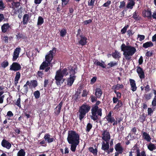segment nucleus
I'll return each instance as SVG.
<instances>
[{"mask_svg": "<svg viewBox=\"0 0 156 156\" xmlns=\"http://www.w3.org/2000/svg\"><path fill=\"white\" fill-rule=\"evenodd\" d=\"M152 96V94L149 93L147 94H146L144 95V97L146 100H150Z\"/></svg>", "mask_w": 156, "mask_h": 156, "instance_id": "41", "label": "nucleus"}, {"mask_svg": "<svg viewBox=\"0 0 156 156\" xmlns=\"http://www.w3.org/2000/svg\"><path fill=\"white\" fill-rule=\"evenodd\" d=\"M88 150L89 151L92 153L94 155H97L98 154V150L97 148L94 149L92 147L89 148Z\"/></svg>", "mask_w": 156, "mask_h": 156, "instance_id": "33", "label": "nucleus"}, {"mask_svg": "<svg viewBox=\"0 0 156 156\" xmlns=\"http://www.w3.org/2000/svg\"><path fill=\"white\" fill-rule=\"evenodd\" d=\"M30 83L29 81L28 80L26 83L23 86V87L21 89V91L23 94H26L28 91V86L30 85Z\"/></svg>", "mask_w": 156, "mask_h": 156, "instance_id": "14", "label": "nucleus"}, {"mask_svg": "<svg viewBox=\"0 0 156 156\" xmlns=\"http://www.w3.org/2000/svg\"><path fill=\"white\" fill-rule=\"evenodd\" d=\"M112 56L115 59H119L120 58L119 52L116 50H115L114 52L112 53Z\"/></svg>", "mask_w": 156, "mask_h": 156, "instance_id": "30", "label": "nucleus"}, {"mask_svg": "<svg viewBox=\"0 0 156 156\" xmlns=\"http://www.w3.org/2000/svg\"><path fill=\"white\" fill-rule=\"evenodd\" d=\"M115 149L116 151L120 152L122 153L123 152V148L120 143H118L115 145Z\"/></svg>", "mask_w": 156, "mask_h": 156, "instance_id": "22", "label": "nucleus"}, {"mask_svg": "<svg viewBox=\"0 0 156 156\" xmlns=\"http://www.w3.org/2000/svg\"><path fill=\"white\" fill-rule=\"evenodd\" d=\"M131 89L133 91H135L137 90V87L135 80L133 79H130L129 80Z\"/></svg>", "mask_w": 156, "mask_h": 156, "instance_id": "16", "label": "nucleus"}, {"mask_svg": "<svg viewBox=\"0 0 156 156\" xmlns=\"http://www.w3.org/2000/svg\"><path fill=\"white\" fill-rule=\"evenodd\" d=\"M26 153L24 149H21L18 152L17 156H25Z\"/></svg>", "mask_w": 156, "mask_h": 156, "instance_id": "39", "label": "nucleus"}, {"mask_svg": "<svg viewBox=\"0 0 156 156\" xmlns=\"http://www.w3.org/2000/svg\"><path fill=\"white\" fill-rule=\"evenodd\" d=\"M29 20V14H25L23 15V19L22 21L23 24L24 25L27 24L28 23V22Z\"/></svg>", "mask_w": 156, "mask_h": 156, "instance_id": "26", "label": "nucleus"}, {"mask_svg": "<svg viewBox=\"0 0 156 156\" xmlns=\"http://www.w3.org/2000/svg\"><path fill=\"white\" fill-rule=\"evenodd\" d=\"M44 22V19L42 16H39L38 17L37 25L40 26Z\"/></svg>", "mask_w": 156, "mask_h": 156, "instance_id": "35", "label": "nucleus"}, {"mask_svg": "<svg viewBox=\"0 0 156 156\" xmlns=\"http://www.w3.org/2000/svg\"><path fill=\"white\" fill-rule=\"evenodd\" d=\"M21 50L20 47L17 48L15 49L13 55L12 60L13 61H16L19 57Z\"/></svg>", "mask_w": 156, "mask_h": 156, "instance_id": "11", "label": "nucleus"}, {"mask_svg": "<svg viewBox=\"0 0 156 156\" xmlns=\"http://www.w3.org/2000/svg\"><path fill=\"white\" fill-rule=\"evenodd\" d=\"M43 71H38L37 73V74L38 76V77L42 78V76L44 75Z\"/></svg>", "mask_w": 156, "mask_h": 156, "instance_id": "54", "label": "nucleus"}, {"mask_svg": "<svg viewBox=\"0 0 156 156\" xmlns=\"http://www.w3.org/2000/svg\"><path fill=\"white\" fill-rule=\"evenodd\" d=\"M8 4L9 7L13 9V10H14L16 8L18 9V10H20L21 8L20 7V9H18L19 7L20 6V3L18 2H15L14 1L11 4H10L8 3Z\"/></svg>", "mask_w": 156, "mask_h": 156, "instance_id": "12", "label": "nucleus"}, {"mask_svg": "<svg viewBox=\"0 0 156 156\" xmlns=\"http://www.w3.org/2000/svg\"><path fill=\"white\" fill-rule=\"evenodd\" d=\"M135 3L134 1H131L127 3L126 8L127 9H132L135 5Z\"/></svg>", "mask_w": 156, "mask_h": 156, "instance_id": "29", "label": "nucleus"}, {"mask_svg": "<svg viewBox=\"0 0 156 156\" xmlns=\"http://www.w3.org/2000/svg\"><path fill=\"white\" fill-rule=\"evenodd\" d=\"M3 93V91H0V104H2L3 102L4 98L5 97L4 95H2Z\"/></svg>", "mask_w": 156, "mask_h": 156, "instance_id": "44", "label": "nucleus"}, {"mask_svg": "<svg viewBox=\"0 0 156 156\" xmlns=\"http://www.w3.org/2000/svg\"><path fill=\"white\" fill-rule=\"evenodd\" d=\"M51 136L49 133L45 134L44 138L48 143H51L55 141V139L53 137H50Z\"/></svg>", "mask_w": 156, "mask_h": 156, "instance_id": "15", "label": "nucleus"}, {"mask_svg": "<svg viewBox=\"0 0 156 156\" xmlns=\"http://www.w3.org/2000/svg\"><path fill=\"white\" fill-rule=\"evenodd\" d=\"M102 136V139L105 142H108L110 139V133L107 130H105L103 131Z\"/></svg>", "mask_w": 156, "mask_h": 156, "instance_id": "8", "label": "nucleus"}, {"mask_svg": "<svg viewBox=\"0 0 156 156\" xmlns=\"http://www.w3.org/2000/svg\"><path fill=\"white\" fill-rule=\"evenodd\" d=\"M21 68V66L19 63L14 62L10 66V70L16 71L20 70Z\"/></svg>", "mask_w": 156, "mask_h": 156, "instance_id": "10", "label": "nucleus"}, {"mask_svg": "<svg viewBox=\"0 0 156 156\" xmlns=\"http://www.w3.org/2000/svg\"><path fill=\"white\" fill-rule=\"evenodd\" d=\"M97 97H95L94 96L91 95V101L92 103H94L97 101Z\"/></svg>", "mask_w": 156, "mask_h": 156, "instance_id": "64", "label": "nucleus"}, {"mask_svg": "<svg viewBox=\"0 0 156 156\" xmlns=\"http://www.w3.org/2000/svg\"><path fill=\"white\" fill-rule=\"evenodd\" d=\"M140 79H142L145 78V74L144 71L138 73Z\"/></svg>", "mask_w": 156, "mask_h": 156, "instance_id": "49", "label": "nucleus"}, {"mask_svg": "<svg viewBox=\"0 0 156 156\" xmlns=\"http://www.w3.org/2000/svg\"><path fill=\"white\" fill-rule=\"evenodd\" d=\"M121 51H123V55L126 60L129 61L131 58V56H133L136 51L135 48L131 46H127L122 44L121 46Z\"/></svg>", "mask_w": 156, "mask_h": 156, "instance_id": "2", "label": "nucleus"}, {"mask_svg": "<svg viewBox=\"0 0 156 156\" xmlns=\"http://www.w3.org/2000/svg\"><path fill=\"white\" fill-rule=\"evenodd\" d=\"M142 137L144 139L146 140L148 142H150L151 138L149 134L144 132H142Z\"/></svg>", "mask_w": 156, "mask_h": 156, "instance_id": "23", "label": "nucleus"}, {"mask_svg": "<svg viewBox=\"0 0 156 156\" xmlns=\"http://www.w3.org/2000/svg\"><path fill=\"white\" fill-rule=\"evenodd\" d=\"M34 95L36 99H38L40 97V92L39 90H37L34 92Z\"/></svg>", "mask_w": 156, "mask_h": 156, "instance_id": "42", "label": "nucleus"}, {"mask_svg": "<svg viewBox=\"0 0 156 156\" xmlns=\"http://www.w3.org/2000/svg\"><path fill=\"white\" fill-rule=\"evenodd\" d=\"M142 13L143 16L147 17L148 19H150L152 18L151 10H144Z\"/></svg>", "mask_w": 156, "mask_h": 156, "instance_id": "20", "label": "nucleus"}, {"mask_svg": "<svg viewBox=\"0 0 156 156\" xmlns=\"http://www.w3.org/2000/svg\"><path fill=\"white\" fill-rule=\"evenodd\" d=\"M80 136L76 131L73 130H69L67 140L69 143H79Z\"/></svg>", "mask_w": 156, "mask_h": 156, "instance_id": "5", "label": "nucleus"}, {"mask_svg": "<svg viewBox=\"0 0 156 156\" xmlns=\"http://www.w3.org/2000/svg\"><path fill=\"white\" fill-rule=\"evenodd\" d=\"M109 148V145L108 142H106V143L104 141L102 142L101 147V149L102 150H104L106 152Z\"/></svg>", "mask_w": 156, "mask_h": 156, "instance_id": "17", "label": "nucleus"}, {"mask_svg": "<svg viewBox=\"0 0 156 156\" xmlns=\"http://www.w3.org/2000/svg\"><path fill=\"white\" fill-rule=\"evenodd\" d=\"M92 125L90 122L87 123L86 127V130L87 132L88 133L90 131L91 129L92 128Z\"/></svg>", "mask_w": 156, "mask_h": 156, "instance_id": "37", "label": "nucleus"}, {"mask_svg": "<svg viewBox=\"0 0 156 156\" xmlns=\"http://www.w3.org/2000/svg\"><path fill=\"white\" fill-rule=\"evenodd\" d=\"M5 6L3 2V0H0V9L1 10H3L5 8Z\"/></svg>", "mask_w": 156, "mask_h": 156, "instance_id": "50", "label": "nucleus"}, {"mask_svg": "<svg viewBox=\"0 0 156 156\" xmlns=\"http://www.w3.org/2000/svg\"><path fill=\"white\" fill-rule=\"evenodd\" d=\"M108 123H113V126H115L117 124V120H115V118L113 116H110L106 118Z\"/></svg>", "mask_w": 156, "mask_h": 156, "instance_id": "19", "label": "nucleus"}, {"mask_svg": "<svg viewBox=\"0 0 156 156\" xmlns=\"http://www.w3.org/2000/svg\"><path fill=\"white\" fill-rule=\"evenodd\" d=\"M30 85H29V87L31 88H35L38 85L37 81L36 80H33L29 81Z\"/></svg>", "mask_w": 156, "mask_h": 156, "instance_id": "27", "label": "nucleus"}, {"mask_svg": "<svg viewBox=\"0 0 156 156\" xmlns=\"http://www.w3.org/2000/svg\"><path fill=\"white\" fill-rule=\"evenodd\" d=\"M8 65L9 62L7 61H4L1 64L2 66L4 68H6Z\"/></svg>", "mask_w": 156, "mask_h": 156, "instance_id": "48", "label": "nucleus"}, {"mask_svg": "<svg viewBox=\"0 0 156 156\" xmlns=\"http://www.w3.org/2000/svg\"><path fill=\"white\" fill-rule=\"evenodd\" d=\"M139 16L138 13V12H136V11L134 12L133 14V17L135 20H137Z\"/></svg>", "mask_w": 156, "mask_h": 156, "instance_id": "61", "label": "nucleus"}, {"mask_svg": "<svg viewBox=\"0 0 156 156\" xmlns=\"http://www.w3.org/2000/svg\"><path fill=\"white\" fill-rule=\"evenodd\" d=\"M92 21H93L92 19H90L88 20H86L84 21L83 22L84 24V25H87L89 23H91L92 22Z\"/></svg>", "mask_w": 156, "mask_h": 156, "instance_id": "60", "label": "nucleus"}, {"mask_svg": "<svg viewBox=\"0 0 156 156\" xmlns=\"http://www.w3.org/2000/svg\"><path fill=\"white\" fill-rule=\"evenodd\" d=\"M49 53L45 56V61L47 62L51 63L53 58V54H52V51H50Z\"/></svg>", "mask_w": 156, "mask_h": 156, "instance_id": "18", "label": "nucleus"}, {"mask_svg": "<svg viewBox=\"0 0 156 156\" xmlns=\"http://www.w3.org/2000/svg\"><path fill=\"white\" fill-rule=\"evenodd\" d=\"M69 144H71L70 147L71 150L72 151L74 152L75 151L77 146L79 144V143H73Z\"/></svg>", "mask_w": 156, "mask_h": 156, "instance_id": "31", "label": "nucleus"}, {"mask_svg": "<svg viewBox=\"0 0 156 156\" xmlns=\"http://www.w3.org/2000/svg\"><path fill=\"white\" fill-rule=\"evenodd\" d=\"M120 5L119 6L120 9H123L124 8H125L126 3L124 1L120 2Z\"/></svg>", "mask_w": 156, "mask_h": 156, "instance_id": "47", "label": "nucleus"}, {"mask_svg": "<svg viewBox=\"0 0 156 156\" xmlns=\"http://www.w3.org/2000/svg\"><path fill=\"white\" fill-rule=\"evenodd\" d=\"M69 73V70L68 68H65L62 71L60 69L57 70L55 76L56 84L58 86H60L61 84L62 83L65 81V79L63 78L64 76L68 75Z\"/></svg>", "mask_w": 156, "mask_h": 156, "instance_id": "3", "label": "nucleus"}, {"mask_svg": "<svg viewBox=\"0 0 156 156\" xmlns=\"http://www.w3.org/2000/svg\"><path fill=\"white\" fill-rule=\"evenodd\" d=\"M81 30L80 28L78 29L77 32V33L76 34V37L77 38L78 37H80V35H83L82 34H81Z\"/></svg>", "mask_w": 156, "mask_h": 156, "instance_id": "55", "label": "nucleus"}, {"mask_svg": "<svg viewBox=\"0 0 156 156\" xmlns=\"http://www.w3.org/2000/svg\"><path fill=\"white\" fill-rule=\"evenodd\" d=\"M148 149L150 151H153L156 149V146L154 144L150 143L147 146Z\"/></svg>", "mask_w": 156, "mask_h": 156, "instance_id": "34", "label": "nucleus"}, {"mask_svg": "<svg viewBox=\"0 0 156 156\" xmlns=\"http://www.w3.org/2000/svg\"><path fill=\"white\" fill-rule=\"evenodd\" d=\"M117 62H111L110 63L108 64V65L109 66L107 67V68L109 69L111 67H112L116 65H117Z\"/></svg>", "mask_w": 156, "mask_h": 156, "instance_id": "46", "label": "nucleus"}, {"mask_svg": "<svg viewBox=\"0 0 156 156\" xmlns=\"http://www.w3.org/2000/svg\"><path fill=\"white\" fill-rule=\"evenodd\" d=\"M51 63L47 62L46 61H44L41 63L39 67L40 70H44L45 69L51 65Z\"/></svg>", "mask_w": 156, "mask_h": 156, "instance_id": "21", "label": "nucleus"}, {"mask_svg": "<svg viewBox=\"0 0 156 156\" xmlns=\"http://www.w3.org/2000/svg\"><path fill=\"white\" fill-rule=\"evenodd\" d=\"M129 26L128 25L125 26L121 30V32L122 34H125L126 32L127 29L129 27Z\"/></svg>", "mask_w": 156, "mask_h": 156, "instance_id": "45", "label": "nucleus"}, {"mask_svg": "<svg viewBox=\"0 0 156 156\" xmlns=\"http://www.w3.org/2000/svg\"><path fill=\"white\" fill-rule=\"evenodd\" d=\"M102 94V92L101 90L99 88H97L96 89L95 95L98 98H100Z\"/></svg>", "mask_w": 156, "mask_h": 156, "instance_id": "28", "label": "nucleus"}, {"mask_svg": "<svg viewBox=\"0 0 156 156\" xmlns=\"http://www.w3.org/2000/svg\"><path fill=\"white\" fill-rule=\"evenodd\" d=\"M145 36L143 35L138 34V38H139V41H141L145 38Z\"/></svg>", "mask_w": 156, "mask_h": 156, "instance_id": "56", "label": "nucleus"}, {"mask_svg": "<svg viewBox=\"0 0 156 156\" xmlns=\"http://www.w3.org/2000/svg\"><path fill=\"white\" fill-rule=\"evenodd\" d=\"M79 45L83 46L86 45L87 43V38L84 35H80V37L77 38Z\"/></svg>", "mask_w": 156, "mask_h": 156, "instance_id": "7", "label": "nucleus"}, {"mask_svg": "<svg viewBox=\"0 0 156 156\" xmlns=\"http://www.w3.org/2000/svg\"><path fill=\"white\" fill-rule=\"evenodd\" d=\"M136 68H137L136 72L137 73L144 71L143 69L140 67V66H137Z\"/></svg>", "mask_w": 156, "mask_h": 156, "instance_id": "59", "label": "nucleus"}, {"mask_svg": "<svg viewBox=\"0 0 156 156\" xmlns=\"http://www.w3.org/2000/svg\"><path fill=\"white\" fill-rule=\"evenodd\" d=\"M122 105L123 104L122 101L121 100H119V102H118L115 107L114 108V109L118 110L120 108L122 107Z\"/></svg>", "mask_w": 156, "mask_h": 156, "instance_id": "36", "label": "nucleus"}, {"mask_svg": "<svg viewBox=\"0 0 156 156\" xmlns=\"http://www.w3.org/2000/svg\"><path fill=\"white\" fill-rule=\"evenodd\" d=\"M20 101H21V99L20 97H19L17 99V101H16L15 104L16 105L18 106L20 108L21 107V105H20Z\"/></svg>", "mask_w": 156, "mask_h": 156, "instance_id": "51", "label": "nucleus"}, {"mask_svg": "<svg viewBox=\"0 0 156 156\" xmlns=\"http://www.w3.org/2000/svg\"><path fill=\"white\" fill-rule=\"evenodd\" d=\"M20 77V73L19 72H17L16 73V76L14 79L19 80Z\"/></svg>", "mask_w": 156, "mask_h": 156, "instance_id": "57", "label": "nucleus"}, {"mask_svg": "<svg viewBox=\"0 0 156 156\" xmlns=\"http://www.w3.org/2000/svg\"><path fill=\"white\" fill-rule=\"evenodd\" d=\"M1 145L3 147L6 148L8 149H10L11 147V144L8 140L4 139L2 140Z\"/></svg>", "mask_w": 156, "mask_h": 156, "instance_id": "13", "label": "nucleus"}, {"mask_svg": "<svg viewBox=\"0 0 156 156\" xmlns=\"http://www.w3.org/2000/svg\"><path fill=\"white\" fill-rule=\"evenodd\" d=\"M95 104L92 106L91 109V113L92 115H90V118L94 121H96L98 122V120L102 115V109L101 108H99L98 106L101 103L99 101H97Z\"/></svg>", "mask_w": 156, "mask_h": 156, "instance_id": "1", "label": "nucleus"}, {"mask_svg": "<svg viewBox=\"0 0 156 156\" xmlns=\"http://www.w3.org/2000/svg\"><path fill=\"white\" fill-rule=\"evenodd\" d=\"M88 94V92L87 91V90L84 89L83 90V94L82 95V97H86L87 96Z\"/></svg>", "mask_w": 156, "mask_h": 156, "instance_id": "53", "label": "nucleus"}, {"mask_svg": "<svg viewBox=\"0 0 156 156\" xmlns=\"http://www.w3.org/2000/svg\"><path fill=\"white\" fill-rule=\"evenodd\" d=\"M111 2L110 1L108 0L105 3L102 5L103 7H108L111 4Z\"/></svg>", "mask_w": 156, "mask_h": 156, "instance_id": "62", "label": "nucleus"}, {"mask_svg": "<svg viewBox=\"0 0 156 156\" xmlns=\"http://www.w3.org/2000/svg\"><path fill=\"white\" fill-rule=\"evenodd\" d=\"M134 150H136V156H147L146 153L144 151L140 152V150L139 147L136 146H134L133 148Z\"/></svg>", "mask_w": 156, "mask_h": 156, "instance_id": "9", "label": "nucleus"}, {"mask_svg": "<svg viewBox=\"0 0 156 156\" xmlns=\"http://www.w3.org/2000/svg\"><path fill=\"white\" fill-rule=\"evenodd\" d=\"M68 68L69 70L70 77L67 80V85L69 86H71L76 78V76L75 75L76 73L75 69H73V67L71 66H69Z\"/></svg>", "mask_w": 156, "mask_h": 156, "instance_id": "6", "label": "nucleus"}, {"mask_svg": "<svg viewBox=\"0 0 156 156\" xmlns=\"http://www.w3.org/2000/svg\"><path fill=\"white\" fill-rule=\"evenodd\" d=\"M114 92L116 95V98H118L119 99L120 98L121 96V93L120 92L117 91L115 90H114Z\"/></svg>", "mask_w": 156, "mask_h": 156, "instance_id": "52", "label": "nucleus"}, {"mask_svg": "<svg viewBox=\"0 0 156 156\" xmlns=\"http://www.w3.org/2000/svg\"><path fill=\"white\" fill-rule=\"evenodd\" d=\"M10 27L9 23H4L1 27L2 32L4 33H5Z\"/></svg>", "mask_w": 156, "mask_h": 156, "instance_id": "25", "label": "nucleus"}, {"mask_svg": "<svg viewBox=\"0 0 156 156\" xmlns=\"http://www.w3.org/2000/svg\"><path fill=\"white\" fill-rule=\"evenodd\" d=\"M153 46V43L151 41L146 42L143 44V47L145 48H147L148 47H151Z\"/></svg>", "mask_w": 156, "mask_h": 156, "instance_id": "32", "label": "nucleus"}, {"mask_svg": "<svg viewBox=\"0 0 156 156\" xmlns=\"http://www.w3.org/2000/svg\"><path fill=\"white\" fill-rule=\"evenodd\" d=\"M146 117L144 113H143L142 115H140L139 118V121L143 123L145 121Z\"/></svg>", "mask_w": 156, "mask_h": 156, "instance_id": "38", "label": "nucleus"}, {"mask_svg": "<svg viewBox=\"0 0 156 156\" xmlns=\"http://www.w3.org/2000/svg\"><path fill=\"white\" fill-rule=\"evenodd\" d=\"M91 106L86 103L82 105L80 107L77 115L80 120L81 121L84 118L87 113L90 111Z\"/></svg>", "mask_w": 156, "mask_h": 156, "instance_id": "4", "label": "nucleus"}, {"mask_svg": "<svg viewBox=\"0 0 156 156\" xmlns=\"http://www.w3.org/2000/svg\"><path fill=\"white\" fill-rule=\"evenodd\" d=\"M67 33L65 29H62L60 32V36L62 37L65 36Z\"/></svg>", "mask_w": 156, "mask_h": 156, "instance_id": "43", "label": "nucleus"}, {"mask_svg": "<svg viewBox=\"0 0 156 156\" xmlns=\"http://www.w3.org/2000/svg\"><path fill=\"white\" fill-rule=\"evenodd\" d=\"M49 83V81L48 79H45L44 81V87H47Z\"/></svg>", "mask_w": 156, "mask_h": 156, "instance_id": "63", "label": "nucleus"}, {"mask_svg": "<svg viewBox=\"0 0 156 156\" xmlns=\"http://www.w3.org/2000/svg\"><path fill=\"white\" fill-rule=\"evenodd\" d=\"M97 79V76H94L90 80V84H94L95 82L96 81Z\"/></svg>", "mask_w": 156, "mask_h": 156, "instance_id": "58", "label": "nucleus"}, {"mask_svg": "<svg viewBox=\"0 0 156 156\" xmlns=\"http://www.w3.org/2000/svg\"><path fill=\"white\" fill-rule=\"evenodd\" d=\"M102 62H101L98 60L96 59L94 62V64L97 66H99L103 68H105L106 66L105 65L104 62L102 61Z\"/></svg>", "mask_w": 156, "mask_h": 156, "instance_id": "24", "label": "nucleus"}, {"mask_svg": "<svg viewBox=\"0 0 156 156\" xmlns=\"http://www.w3.org/2000/svg\"><path fill=\"white\" fill-rule=\"evenodd\" d=\"M16 37L17 39L18 40L20 39H23L24 38V36L22 32H19L17 33L16 35Z\"/></svg>", "mask_w": 156, "mask_h": 156, "instance_id": "40", "label": "nucleus"}]
</instances>
